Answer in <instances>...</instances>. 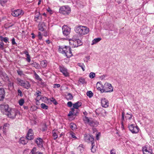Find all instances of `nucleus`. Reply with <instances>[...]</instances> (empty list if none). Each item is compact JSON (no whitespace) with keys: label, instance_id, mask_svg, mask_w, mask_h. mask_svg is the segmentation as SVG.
<instances>
[{"label":"nucleus","instance_id":"14","mask_svg":"<svg viewBox=\"0 0 154 154\" xmlns=\"http://www.w3.org/2000/svg\"><path fill=\"white\" fill-rule=\"evenodd\" d=\"M23 13L22 10L18 9L12 11L11 14L14 17H17L21 15H23Z\"/></svg>","mask_w":154,"mask_h":154},{"label":"nucleus","instance_id":"46","mask_svg":"<svg viewBox=\"0 0 154 154\" xmlns=\"http://www.w3.org/2000/svg\"><path fill=\"white\" fill-rule=\"evenodd\" d=\"M42 93L41 92L39 91H37L35 93V95H36L37 97H38L39 96H41Z\"/></svg>","mask_w":154,"mask_h":154},{"label":"nucleus","instance_id":"62","mask_svg":"<svg viewBox=\"0 0 154 154\" xmlns=\"http://www.w3.org/2000/svg\"><path fill=\"white\" fill-rule=\"evenodd\" d=\"M43 35L45 37H46L48 35V34L47 32L45 31L43 33Z\"/></svg>","mask_w":154,"mask_h":154},{"label":"nucleus","instance_id":"63","mask_svg":"<svg viewBox=\"0 0 154 154\" xmlns=\"http://www.w3.org/2000/svg\"><path fill=\"white\" fill-rule=\"evenodd\" d=\"M8 125H9V124L8 123L5 124L3 126L4 128H6Z\"/></svg>","mask_w":154,"mask_h":154},{"label":"nucleus","instance_id":"19","mask_svg":"<svg viewBox=\"0 0 154 154\" xmlns=\"http://www.w3.org/2000/svg\"><path fill=\"white\" fill-rule=\"evenodd\" d=\"M99 124V122L95 120H93L92 119L90 123H89V125L92 127H96Z\"/></svg>","mask_w":154,"mask_h":154},{"label":"nucleus","instance_id":"54","mask_svg":"<svg viewBox=\"0 0 154 154\" xmlns=\"http://www.w3.org/2000/svg\"><path fill=\"white\" fill-rule=\"evenodd\" d=\"M72 105V102L71 101L68 102L67 103V106L69 107H71Z\"/></svg>","mask_w":154,"mask_h":154},{"label":"nucleus","instance_id":"36","mask_svg":"<svg viewBox=\"0 0 154 154\" xmlns=\"http://www.w3.org/2000/svg\"><path fill=\"white\" fill-rule=\"evenodd\" d=\"M34 75L36 79L39 81L42 80V79L39 77V76L36 73H35Z\"/></svg>","mask_w":154,"mask_h":154},{"label":"nucleus","instance_id":"59","mask_svg":"<svg viewBox=\"0 0 154 154\" xmlns=\"http://www.w3.org/2000/svg\"><path fill=\"white\" fill-rule=\"evenodd\" d=\"M110 154H116V152L114 149H112L110 151Z\"/></svg>","mask_w":154,"mask_h":154},{"label":"nucleus","instance_id":"50","mask_svg":"<svg viewBox=\"0 0 154 154\" xmlns=\"http://www.w3.org/2000/svg\"><path fill=\"white\" fill-rule=\"evenodd\" d=\"M76 126V125L74 124H73L72 125H71L70 126V128L73 130L75 129Z\"/></svg>","mask_w":154,"mask_h":154},{"label":"nucleus","instance_id":"64","mask_svg":"<svg viewBox=\"0 0 154 154\" xmlns=\"http://www.w3.org/2000/svg\"><path fill=\"white\" fill-rule=\"evenodd\" d=\"M6 128H4V127H3V131L4 133H5L6 132Z\"/></svg>","mask_w":154,"mask_h":154},{"label":"nucleus","instance_id":"26","mask_svg":"<svg viewBox=\"0 0 154 154\" xmlns=\"http://www.w3.org/2000/svg\"><path fill=\"white\" fill-rule=\"evenodd\" d=\"M66 99L68 100H72L73 98V96L70 93H68L67 95H66Z\"/></svg>","mask_w":154,"mask_h":154},{"label":"nucleus","instance_id":"2","mask_svg":"<svg viewBox=\"0 0 154 154\" xmlns=\"http://www.w3.org/2000/svg\"><path fill=\"white\" fill-rule=\"evenodd\" d=\"M59 51L60 52L64 54L67 58H69L72 56L71 48L69 46H59Z\"/></svg>","mask_w":154,"mask_h":154},{"label":"nucleus","instance_id":"41","mask_svg":"<svg viewBox=\"0 0 154 154\" xmlns=\"http://www.w3.org/2000/svg\"><path fill=\"white\" fill-rule=\"evenodd\" d=\"M102 88H101L100 87H98L97 88V89L98 90L100 91L101 93L104 92L103 91V85H101Z\"/></svg>","mask_w":154,"mask_h":154},{"label":"nucleus","instance_id":"49","mask_svg":"<svg viewBox=\"0 0 154 154\" xmlns=\"http://www.w3.org/2000/svg\"><path fill=\"white\" fill-rule=\"evenodd\" d=\"M17 93L18 95L20 96L21 97L23 96L22 93L20 90L18 89L17 90Z\"/></svg>","mask_w":154,"mask_h":154},{"label":"nucleus","instance_id":"15","mask_svg":"<svg viewBox=\"0 0 154 154\" xmlns=\"http://www.w3.org/2000/svg\"><path fill=\"white\" fill-rule=\"evenodd\" d=\"M101 103L102 107L106 108L108 106L109 103L108 100L105 98H102L101 99Z\"/></svg>","mask_w":154,"mask_h":154},{"label":"nucleus","instance_id":"7","mask_svg":"<svg viewBox=\"0 0 154 154\" xmlns=\"http://www.w3.org/2000/svg\"><path fill=\"white\" fill-rule=\"evenodd\" d=\"M63 33L65 36H68L70 33L71 29L66 25H64L62 27Z\"/></svg>","mask_w":154,"mask_h":154},{"label":"nucleus","instance_id":"31","mask_svg":"<svg viewBox=\"0 0 154 154\" xmlns=\"http://www.w3.org/2000/svg\"><path fill=\"white\" fill-rule=\"evenodd\" d=\"M77 65L81 67L83 71H85V66L83 63H78Z\"/></svg>","mask_w":154,"mask_h":154},{"label":"nucleus","instance_id":"47","mask_svg":"<svg viewBox=\"0 0 154 154\" xmlns=\"http://www.w3.org/2000/svg\"><path fill=\"white\" fill-rule=\"evenodd\" d=\"M76 40L78 45H79V46L82 45L83 43L81 40L79 39H76Z\"/></svg>","mask_w":154,"mask_h":154},{"label":"nucleus","instance_id":"23","mask_svg":"<svg viewBox=\"0 0 154 154\" xmlns=\"http://www.w3.org/2000/svg\"><path fill=\"white\" fill-rule=\"evenodd\" d=\"M79 109H76L74 110L72 112V114L69 115V113L68 115V116H76L78 115L79 113Z\"/></svg>","mask_w":154,"mask_h":154},{"label":"nucleus","instance_id":"61","mask_svg":"<svg viewBox=\"0 0 154 154\" xmlns=\"http://www.w3.org/2000/svg\"><path fill=\"white\" fill-rule=\"evenodd\" d=\"M24 54H25L27 56H28V55H29V54L28 52L27 51H24Z\"/></svg>","mask_w":154,"mask_h":154},{"label":"nucleus","instance_id":"37","mask_svg":"<svg viewBox=\"0 0 154 154\" xmlns=\"http://www.w3.org/2000/svg\"><path fill=\"white\" fill-rule=\"evenodd\" d=\"M41 107L44 109H48V106L45 103H42L41 105Z\"/></svg>","mask_w":154,"mask_h":154},{"label":"nucleus","instance_id":"48","mask_svg":"<svg viewBox=\"0 0 154 154\" xmlns=\"http://www.w3.org/2000/svg\"><path fill=\"white\" fill-rule=\"evenodd\" d=\"M91 151L93 153L94 152H95V149L94 148V144H91Z\"/></svg>","mask_w":154,"mask_h":154},{"label":"nucleus","instance_id":"13","mask_svg":"<svg viewBox=\"0 0 154 154\" xmlns=\"http://www.w3.org/2000/svg\"><path fill=\"white\" fill-rule=\"evenodd\" d=\"M69 43L71 46L72 48L77 47L79 46L76 39L72 38L69 40Z\"/></svg>","mask_w":154,"mask_h":154},{"label":"nucleus","instance_id":"53","mask_svg":"<svg viewBox=\"0 0 154 154\" xmlns=\"http://www.w3.org/2000/svg\"><path fill=\"white\" fill-rule=\"evenodd\" d=\"M60 84H54V85L53 87L54 88H59L60 87Z\"/></svg>","mask_w":154,"mask_h":154},{"label":"nucleus","instance_id":"35","mask_svg":"<svg viewBox=\"0 0 154 154\" xmlns=\"http://www.w3.org/2000/svg\"><path fill=\"white\" fill-rule=\"evenodd\" d=\"M124 114L125 113L124 112H122V121L121 122V124L122 126H123V122L125 121L124 119Z\"/></svg>","mask_w":154,"mask_h":154},{"label":"nucleus","instance_id":"43","mask_svg":"<svg viewBox=\"0 0 154 154\" xmlns=\"http://www.w3.org/2000/svg\"><path fill=\"white\" fill-rule=\"evenodd\" d=\"M51 101L52 102L54 105H56L58 104L55 99L53 97L51 98Z\"/></svg>","mask_w":154,"mask_h":154},{"label":"nucleus","instance_id":"60","mask_svg":"<svg viewBox=\"0 0 154 154\" xmlns=\"http://www.w3.org/2000/svg\"><path fill=\"white\" fill-rule=\"evenodd\" d=\"M36 150V147H34L31 150V152H33L35 153Z\"/></svg>","mask_w":154,"mask_h":154},{"label":"nucleus","instance_id":"5","mask_svg":"<svg viewBox=\"0 0 154 154\" xmlns=\"http://www.w3.org/2000/svg\"><path fill=\"white\" fill-rule=\"evenodd\" d=\"M103 86V92H112L113 91V88L110 84L105 83Z\"/></svg>","mask_w":154,"mask_h":154},{"label":"nucleus","instance_id":"52","mask_svg":"<svg viewBox=\"0 0 154 154\" xmlns=\"http://www.w3.org/2000/svg\"><path fill=\"white\" fill-rule=\"evenodd\" d=\"M26 60L28 63L30 62L31 59L30 55H28V56H27V58L26 59Z\"/></svg>","mask_w":154,"mask_h":154},{"label":"nucleus","instance_id":"55","mask_svg":"<svg viewBox=\"0 0 154 154\" xmlns=\"http://www.w3.org/2000/svg\"><path fill=\"white\" fill-rule=\"evenodd\" d=\"M47 10L50 14L53 13V11L49 8H48Z\"/></svg>","mask_w":154,"mask_h":154},{"label":"nucleus","instance_id":"18","mask_svg":"<svg viewBox=\"0 0 154 154\" xmlns=\"http://www.w3.org/2000/svg\"><path fill=\"white\" fill-rule=\"evenodd\" d=\"M42 19V17L41 16L40 13L37 11L36 12L34 17V21L37 22L38 20H41Z\"/></svg>","mask_w":154,"mask_h":154},{"label":"nucleus","instance_id":"27","mask_svg":"<svg viewBox=\"0 0 154 154\" xmlns=\"http://www.w3.org/2000/svg\"><path fill=\"white\" fill-rule=\"evenodd\" d=\"M31 65L33 67H35L37 69H39L40 67L39 64L36 62H33L31 64Z\"/></svg>","mask_w":154,"mask_h":154},{"label":"nucleus","instance_id":"11","mask_svg":"<svg viewBox=\"0 0 154 154\" xmlns=\"http://www.w3.org/2000/svg\"><path fill=\"white\" fill-rule=\"evenodd\" d=\"M26 138L28 140H31L34 139V136L32 130L30 129L28 130L26 136Z\"/></svg>","mask_w":154,"mask_h":154},{"label":"nucleus","instance_id":"21","mask_svg":"<svg viewBox=\"0 0 154 154\" xmlns=\"http://www.w3.org/2000/svg\"><path fill=\"white\" fill-rule=\"evenodd\" d=\"M45 26V23L43 22L39 23L38 26V30L42 31H45L44 27Z\"/></svg>","mask_w":154,"mask_h":154},{"label":"nucleus","instance_id":"25","mask_svg":"<svg viewBox=\"0 0 154 154\" xmlns=\"http://www.w3.org/2000/svg\"><path fill=\"white\" fill-rule=\"evenodd\" d=\"M101 40V38H95L93 40L92 42L91 45H93L94 44H96L98 42H100Z\"/></svg>","mask_w":154,"mask_h":154},{"label":"nucleus","instance_id":"9","mask_svg":"<svg viewBox=\"0 0 154 154\" xmlns=\"http://www.w3.org/2000/svg\"><path fill=\"white\" fill-rule=\"evenodd\" d=\"M82 105L81 102L78 101L73 105V107L71 109V111L69 112V115L72 114V112L74 110V109H78Z\"/></svg>","mask_w":154,"mask_h":154},{"label":"nucleus","instance_id":"56","mask_svg":"<svg viewBox=\"0 0 154 154\" xmlns=\"http://www.w3.org/2000/svg\"><path fill=\"white\" fill-rule=\"evenodd\" d=\"M11 41H12V44L13 45H14L17 44L15 42V40L14 38H12Z\"/></svg>","mask_w":154,"mask_h":154},{"label":"nucleus","instance_id":"12","mask_svg":"<svg viewBox=\"0 0 154 154\" xmlns=\"http://www.w3.org/2000/svg\"><path fill=\"white\" fill-rule=\"evenodd\" d=\"M142 150L143 154H152V149L149 147L144 146Z\"/></svg>","mask_w":154,"mask_h":154},{"label":"nucleus","instance_id":"20","mask_svg":"<svg viewBox=\"0 0 154 154\" xmlns=\"http://www.w3.org/2000/svg\"><path fill=\"white\" fill-rule=\"evenodd\" d=\"M43 140L41 138H38L35 140V142L37 145L39 147L42 146V142Z\"/></svg>","mask_w":154,"mask_h":154},{"label":"nucleus","instance_id":"24","mask_svg":"<svg viewBox=\"0 0 154 154\" xmlns=\"http://www.w3.org/2000/svg\"><path fill=\"white\" fill-rule=\"evenodd\" d=\"M27 89H29L30 87V85L29 82L27 81H25L23 84L21 86Z\"/></svg>","mask_w":154,"mask_h":154},{"label":"nucleus","instance_id":"40","mask_svg":"<svg viewBox=\"0 0 154 154\" xmlns=\"http://www.w3.org/2000/svg\"><path fill=\"white\" fill-rule=\"evenodd\" d=\"M126 115V117L129 120L132 118L133 116V115L131 114H129L128 113H127Z\"/></svg>","mask_w":154,"mask_h":154},{"label":"nucleus","instance_id":"29","mask_svg":"<svg viewBox=\"0 0 154 154\" xmlns=\"http://www.w3.org/2000/svg\"><path fill=\"white\" fill-rule=\"evenodd\" d=\"M0 38L1 39V41H3L5 43H7L8 42H8V38L7 37H3L2 36H0Z\"/></svg>","mask_w":154,"mask_h":154},{"label":"nucleus","instance_id":"17","mask_svg":"<svg viewBox=\"0 0 154 154\" xmlns=\"http://www.w3.org/2000/svg\"><path fill=\"white\" fill-rule=\"evenodd\" d=\"M83 120L85 124L89 125V123L92 119L91 118H88L86 116H82Z\"/></svg>","mask_w":154,"mask_h":154},{"label":"nucleus","instance_id":"1","mask_svg":"<svg viewBox=\"0 0 154 154\" xmlns=\"http://www.w3.org/2000/svg\"><path fill=\"white\" fill-rule=\"evenodd\" d=\"M1 110L2 113L8 116L9 117L12 119H14L17 115L15 110L11 109L8 104L2 105L1 106Z\"/></svg>","mask_w":154,"mask_h":154},{"label":"nucleus","instance_id":"6","mask_svg":"<svg viewBox=\"0 0 154 154\" xmlns=\"http://www.w3.org/2000/svg\"><path fill=\"white\" fill-rule=\"evenodd\" d=\"M129 130L133 134L137 133L139 132V128L137 126L131 124L128 126Z\"/></svg>","mask_w":154,"mask_h":154},{"label":"nucleus","instance_id":"22","mask_svg":"<svg viewBox=\"0 0 154 154\" xmlns=\"http://www.w3.org/2000/svg\"><path fill=\"white\" fill-rule=\"evenodd\" d=\"M28 139L26 138L21 137L19 140V142L23 145H25L28 142Z\"/></svg>","mask_w":154,"mask_h":154},{"label":"nucleus","instance_id":"57","mask_svg":"<svg viewBox=\"0 0 154 154\" xmlns=\"http://www.w3.org/2000/svg\"><path fill=\"white\" fill-rule=\"evenodd\" d=\"M100 132L98 133L97 134H96V138L97 140H98L99 139V136L100 135Z\"/></svg>","mask_w":154,"mask_h":154},{"label":"nucleus","instance_id":"16","mask_svg":"<svg viewBox=\"0 0 154 154\" xmlns=\"http://www.w3.org/2000/svg\"><path fill=\"white\" fill-rule=\"evenodd\" d=\"M5 92L3 88H0V101H1L4 98Z\"/></svg>","mask_w":154,"mask_h":154},{"label":"nucleus","instance_id":"28","mask_svg":"<svg viewBox=\"0 0 154 154\" xmlns=\"http://www.w3.org/2000/svg\"><path fill=\"white\" fill-rule=\"evenodd\" d=\"M47 63V61L46 60H42L41 61L40 65L43 67L45 68L46 67Z\"/></svg>","mask_w":154,"mask_h":154},{"label":"nucleus","instance_id":"39","mask_svg":"<svg viewBox=\"0 0 154 154\" xmlns=\"http://www.w3.org/2000/svg\"><path fill=\"white\" fill-rule=\"evenodd\" d=\"M95 73L93 72H91L89 75L90 78L91 79L94 78L95 76Z\"/></svg>","mask_w":154,"mask_h":154},{"label":"nucleus","instance_id":"32","mask_svg":"<svg viewBox=\"0 0 154 154\" xmlns=\"http://www.w3.org/2000/svg\"><path fill=\"white\" fill-rule=\"evenodd\" d=\"M18 74L20 76L24 75H25L23 73V72L21 69H19L17 70Z\"/></svg>","mask_w":154,"mask_h":154},{"label":"nucleus","instance_id":"10","mask_svg":"<svg viewBox=\"0 0 154 154\" xmlns=\"http://www.w3.org/2000/svg\"><path fill=\"white\" fill-rule=\"evenodd\" d=\"M59 69L60 71L66 77L69 76V73L67 72V69L63 66H60Z\"/></svg>","mask_w":154,"mask_h":154},{"label":"nucleus","instance_id":"3","mask_svg":"<svg viewBox=\"0 0 154 154\" xmlns=\"http://www.w3.org/2000/svg\"><path fill=\"white\" fill-rule=\"evenodd\" d=\"M75 32L81 35H86L89 32V29L86 26H76L74 29Z\"/></svg>","mask_w":154,"mask_h":154},{"label":"nucleus","instance_id":"4","mask_svg":"<svg viewBox=\"0 0 154 154\" xmlns=\"http://www.w3.org/2000/svg\"><path fill=\"white\" fill-rule=\"evenodd\" d=\"M71 12L70 8L68 6H63L59 9L60 13L64 14H68Z\"/></svg>","mask_w":154,"mask_h":154},{"label":"nucleus","instance_id":"33","mask_svg":"<svg viewBox=\"0 0 154 154\" xmlns=\"http://www.w3.org/2000/svg\"><path fill=\"white\" fill-rule=\"evenodd\" d=\"M86 94L89 97L91 98L93 97V93L91 91H88L87 92Z\"/></svg>","mask_w":154,"mask_h":154},{"label":"nucleus","instance_id":"34","mask_svg":"<svg viewBox=\"0 0 154 154\" xmlns=\"http://www.w3.org/2000/svg\"><path fill=\"white\" fill-rule=\"evenodd\" d=\"M2 74L3 77L5 78L6 80L9 81V78L5 72H2Z\"/></svg>","mask_w":154,"mask_h":154},{"label":"nucleus","instance_id":"44","mask_svg":"<svg viewBox=\"0 0 154 154\" xmlns=\"http://www.w3.org/2000/svg\"><path fill=\"white\" fill-rule=\"evenodd\" d=\"M70 135L72 138H74L75 139H77V138L75 136V134L73 132L71 131L70 132Z\"/></svg>","mask_w":154,"mask_h":154},{"label":"nucleus","instance_id":"58","mask_svg":"<svg viewBox=\"0 0 154 154\" xmlns=\"http://www.w3.org/2000/svg\"><path fill=\"white\" fill-rule=\"evenodd\" d=\"M47 130V126L46 125V124H45L44 125V127L43 128L42 131H46Z\"/></svg>","mask_w":154,"mask_h":154},{"label":"nucleus","instance_id":"42","mask_svg":"<svg viewBox=\"0 0 154 154\" xmlns=\"http://www.w3.org/2000/svg\"><path fill=\"white\" fill-rule=\"evenodd\" d=\"M78 149L81 152L84 150V146L82 144H80L78 147Z\"/></svg>","mask_w":154,"mask_h":154},{"label":"nucleus","instance_id":"30","mask_svg":"<svg viewBox=\"0 0 154 154\" xmlns=\"http://www.w3.org/2000/svg\"><path fill=\"white\" fill-rule=\"evenodd\" d=\"M17 80L18 82V84L21 86H22L23 85V84L25 82V81L21 80L19 78H17Z\"/></svg>","mask_w":154,"mask_h":154},{"label":"nucleus","instance_id":"51","mask_svg":"<svg viewBox=\"0 0 154 154\" xmlns=\"http://www.w3.org/2000/svg\"><path fill=\"white\" fill-rule=\"evenodd\" d=\"M79 82L80 83H81L82 84H84V83L85 82V80L84 79L81 78L79 79Z\"/></svg>","mask_w":154,"mask_h":154},{"label":"nucleus","instance_id":"38","mask_svg":"<svg viewBox=\"0 0 154 154\" xmlns=\"http://www.w3.org/2000/svg\"><path fill=\"white\" fill-rule=\"evenodd\" d=\"M24 103V100L23 98L20 99L19 101V103L20 106H22L23 105Z\"/></svg>","mask_w":154,"mask_h":154},{"label":"nucleus","instance_id":"8","mask_svg":"<svg viewBox=\"0 0 154 154\" xmlns=\"http://www.w3.org/2000/svg\"><path fill=\"white\" fill-rule=\"evenodd\" d=\"M84 138L86 141L88 143H91V144H94V138L92 135L90 134L88 135L86 134L85 135Z\"/></svg>","mask_w":154,"mask_h":154},{"label":"nucleus","instance_id":"45","mask_svg":"<svg viewBox=\"0 0 154 154\" xmlns=\"http://www.w3.org/2000/svg\"><path fill=\"white\" fill-rule=\"evenodd\" d=\"M53 137L54 140H55L58 137V135L55 132L53 133Z\"/></svg>","mask_w":154,"mask_h":154}]
</instances>
